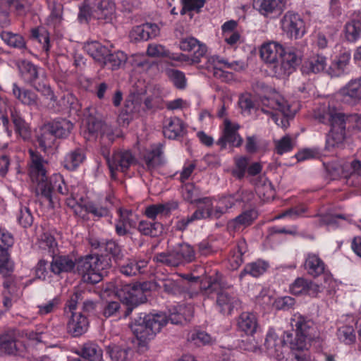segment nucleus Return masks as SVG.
I'll list each match as a JSON object with an SVG mask.
<instances>
[{
	"label": "nucleus",
	"mask_w": 361,
	"mask_h": 361,
	"mask_svg": "<svg viewBox=\"0 0 361 361\" xmlns=\"http://www.w3.org/2000/svg\"><path fill=\"white\" fill-rule=\"evenodd\" d=\"M151 287L152 284L148 281L123 283L121 280L116 281L115 294L126 305L124 317H128L135 308L147 301L146 293L151 291Z\"/></svg>",
	"instance_id": "nucleus-1"
},
{
	"label": "nucleus",
	"mask_w": 361,
	"mask_h": 361,
	"mask_svg": "<svg viewBox=\"0 0 361 361\" xmlns=\"http://www.w3.org/2000/svg\"><path fill=\"white\" fill-rule=\"evenodd\" d=\"M314 118L319 122L328 124L330 126L327 140L329 145L334 147L344 141L346 137L347 128L350 127L349 116L334 107L329 106L322 111L316 112Z\"/></svg>",
	"instance_id": "nucleus-2"
},
{
	"label": "nucleus",
	"mask_w": 361,
	"mask_h": 361,
	"mask_svg": "<svg viewBox=\"0 0 361 361\" xmlns=\"http://www.w3.org/2000/svg\"><path fill=\"white\" fill-rule=\"evenodd\" d=\"M167 324L166 315L164 314L140 313L130 324L129 326L139 341L140 347H145L147 340H150Z\"/></svg>",
	"instance_id": "nucleus-3"
},
{
	"label": "nucleus",
	"mask_w": 361,
	"mask_h": 361,
	"mask_svg": "<svg viewBox=\"0 0 361 361\" xmlns=\"http://www.w3.org/2000/svg\"><path fill=\"white\" fill-rule=\"evenodd\" d=\"M78 273L85 282L97 283L102 280L105 271L111 265V258L107 255L90 254L80 257L75 262Z\"/></svg>",
	"instance_id": "nucleus-4"
},
{
	"label": "nucleus",
	"mask_w": 361,
	"mask_h": 361,
	"mask_svg": "<svg viewBox=\"0 0 361 361\" xmlns=\"http://www.w3.org/2000/svg\"><path fill=\"white\" fill-rule=\"evenodd\" d=\"M116 13L115 4L110 0H85L80 6L78 18L87 20L93 17L99 20L109 23L112 20Z\"/></svg>",
	"instance_id": "nucleus-5"
},
{
	"label": "nucleus",
	"mask_w": 361,
	"mask_h": 361,
	"mask_svg": "<svg viewBox=\"0 0 361 361\" xmlns=\"http://www.w3.org/2000/svg\"><path fill=\"white\" fill-rule=\"evenodd\" d=\"M219 287L220 285L216 279L212 280L211 278H207L201 281V288L207 293L217 292L216 304L220 307L221 312L224 314H230L233 308L239 305V301L226 292H218Z\"/></svg>",
	"instance_id": "nucleus-6"
},
{
	"label": "nucleus",
	"mask_w": 361,
	"mask_h": 361,
	"mask_svg": "<svg viewBox=\"0 0 361 361\" xmlns=\"http://www.w3.org/2000/svg\"><path fill=\"white\" fill-rule=\"evenodd\" d=\"M105 159L108 164L111 176L116 178V171H121L123 173L127 172L130 166L136 164L137 160L130 151H116L110 157L105 155Z\"/></svg>",
	"instance_id": "nucleus-7"
},
{
	"label": "nucleus",
	"mask_w": 361,
	"mask_h": 361,
	"mask_svg": "<svg viewBox=\"0 0 361 361\" xmlns=\"http://www.w3.org/2000/svg\"><path fill=\"white\" fill-rule=\"evenodd\" d=\"M87 132L85 137L90 140L96 139L99 135L104 140L107 139L108 143H112L114 140V135L111 127L102 121L100 118L96 117L90 114L87 118Z\"/></svg>",
	"instance_id": "nucleus-8"
},
{
	"label": "nucleus",
	"mask_w": 361,
	"mask_h": 361,
	"mask_svg": "<svg viewBox=\"0 0 361 361\" xmlns=\"http://www.w3.org/2000/svg\"><path fill=\"white\" fill-rule=\"evenodd\" d=\"M281 27L290 38H301L305 32V23L297 13L288 12L281 19Z\"/></svg>",
	"instance_id": "nucleus-9"
},
{
	"label": "nucleus",
	"mask_w": 361,
	"mask_h": 361,
	"mask_svg": "<svg viewBox=\"0 0 361 361\" xmlns=\"http://www.w3.org/2000/svg\"><path fill=\"white\" fill-rule=\"evenodd\" d=\"M239 128V124H233L230 120L225 119L223 135L218 140L216 144L220 145L221 149H226L227 144H229L231 147H240L243 140L238 133Z\"/></svg>",
	"instance_id": "nucleus-10"
},
{
	"label": "nucleus",
	"mask_w": 361,
	"mask_h": 361,
	"mask_svg": "<svg viewBox=\"0 0 361 361\" xmlns=\"http://www.w3.org/2000/svg\"><path fill=\"white\" fill-rule=\"evenodd\" d=\"M282 53H284V47L276 42L264 43L260 49L261 58L266 63L275 64L274 68L277 67Z\"/></svg>",
	"instance_id": "nucleus-11"
},
{
	"label": "nucleus",
	"mask_w": 361,
	"mask_h": 361,
	"mask_svg": "<svg viewBox=\"0 0 361 361\" xmlns=\"http://www.w3.org/2000/svg\"><path fill=\"white\" fill-rule=\"evenodd\" d=\"M180 49L184 51H194L192 61L198 63L201 58L204 57L207 51L205 44H201L197 39L192 37H185L180 42Z\"/></svg>",
	"instance_id": "nucleus-12"
},
{
	"label": "nucleus",
	"mask_w": 361,
	"mask_h": 361,
	"mask_svg": "<svg viewBox=\"0 0 361 361\" xmlns=\"http://www.w3.org/2000/svg\"><path fill=\"white\" fill-rule=\"evenodd\" d=\"M89 322L87 316L81 312H72L71 317L67 324V331L73 337H79L88 329Z\"/></svg>",
	"instance_id": "nucleus-13"
},
{
	"label": "nucleus",
	"mask_w": 361,
	"mask_h": 361,
	"mask_svg": "<svg viewBox=\"0 0 361 361\" xmlns=\"http://www.w3.org/2000/svg\"><path fill=\"white\" fill-rule=\"evenodd\" d=\"M284 5L283 0H253V7L265 16L270 14L280 15Z\"/></svg>",
	"instance_id": "nucleus-14"
},
{
	"label": "nucleus",
	"mask_w": 361,
	"mask_h": 361,
	"mask_svg": "<svg viewBox=\"0 0 361 361\" xmlns=\"http://www.w3.org/2000/svg\"><path fill=\"white\" fill-rule=\"evenodd\" d=\"M186 133L185 126L182 120L178 117L166 118L163 129V134L169 139H176L183 137Z\"/></svg>",
	"instance_id": "nucleus-15"
},
{
	"label": "nucleus",
	"mask_w": 361,
	"mask_h": 361,
	"mask_svg": "<svg viewBox=\"0 0 361 361\" xmlns=\"http://www.w3.org/2000/svg\"><path fill=\"white\" fill-rule=\"evenodd\" d=\"M159 29L155 23H147L135 27L130 32V37L136 41L148 40L155 37Z\"/></svg>",
	"instance_id": "nucleus-16"
},
{
	"label": "nucleus",
	"mask_w": 361,
	"mask_h": 361,
	"mask_svg": "<svg viewBox=\"0 0 361 361\" xmlns=\"http://www.w3.org/2000/svg\"><path fill=\"white\" fill-rule=\"evenodd\" d=\"M50 263V270L55 274L62 272H71L75 269V262L66 255H53Z\"/></svg>",
	"instance_id": "nucleus-17"
},
{
	"label": "nucleus",
	"mask_w": 361,
	"mask_h": 361,
	"mask_svg": "<svg viewBox=\"0 0 361 361\" xmlns=\"http://www.w3.org/2000/svg\"><path fill=\"white\" fill-rule=\"evenodd\" d=\"M162 145H159L145 151L143 154V160L145 161L146 169L152 171L156 168L164 164Z\"/></svg>",
	"instance_id": "nucleus-18"
},
{
	"label": "nucleus",
	"mask_w": 361,
	"mask_h": 361,
	"mask_svg": "<svg viewBox=\"0 0 361 361\" xmlns=\"http://www.w3.org/2000/svg\"><path fill=\"white\" fill-rule=\"evenodd\" d=\"M37 185L35 188V194L37 197H44L49 202V207L51 209L55 207L56 201L52 195L54 190V186L51 180H48L47 178L39 179L35 181Z\"/></svg>",
	"instance_id": "nucleus-19"
},
{
	"label": "nucleus",
	"mask_w": 361,
	"mask_h": 361,
	"mask_svg": "<svg viewBox=\"0 0 361 361\" xmlns=\"http://www.w3.org/2000/svg\"><path fill=\"white\" fill-rule=\"evenodd\" d=\"M240 331L248 336H253L259 329L256 315L252 312H243L238 319Z\"/></svg>",
	"instance_id": "nucleus-20"
},
{
	"label": "nucleus",
	"mask_w": 361,
	"mask_h": 361,
	"mask_svg": "<svg viewBox=\"0 0 361 361\" xmlns=\"http://www.w3.org/2000/svg\"><path fill=\"white\" fill-rule=\"evenodd\" d=\"M149 282L152 284L151 290L163 289L166 293L172 295L180 294L183 291L180 284L171 279Z\"/></svg>",
	"instance_id": "nucleus-21"
},
{
	"label": "nucleus",
	"mask_w": 361,
	"mask_h": 361,
	"mask_svg": "<svg viewBox=\"0 0 361 361\" xmlns=\"http://www.w3.org/2000/svg\"><path fill=\"white\" fill-rule=\"evenodd\" d=\"M295 330L307 341L314 339V324L306 317L299 315L295 320Z\"/></svg>",
	"instance_id": "nucleus-22"
},
{
	"label": "nucleus",
	"mask_w": 361,
	"mask_h": 361,
	"mask_svg": "<svg viewBox=\"0 0 361 361\" xmlns=\"http://www.w3.org/2000/svg\"><path fill=\"white\" fill-rule=\"evenodd\" d=\"M13 94L23 104L26 106H37L38 97L32 90L20 87L17 84L13 85Z\"/></svg>",
	"instance_id": "nucleus-23"
},
{
	"label": "nucleus",
	"mask_w": 361,
	"mask_h": 361,
	"mask_svg": "<svg viewBox=\"0 0 361 361\" xmlns=\"http://www.w3.org/2000/svg\"><path fill=\"white\" fill-rule=\"evenodd\" d=\"M19 343L11 334L0 336V355H16L19 351Z\"/></svg>",
	"instance_id": "nucleus-24"
},
{
	"label": "nucleus",
	"mask_w": 361,
	"mask_h": 361,
	"mask_svg": "<svg viewBox=\"0 0 361 361\" xmlns=\"http://www.w3.org/2000/svg\"><path fill=\"white\" fill-rule=\"evenodd\" d=\"M326 57L321 55L313 56L302 64L301 71L303 74L318 73L324 71Z\"/></svg>",
	"instance_id": "nucleus-25"
},
{
	"label": "nucleus",
	"mask_w": 361,
	"mask_h": 361,
	"mask_svg": "<svg viewBox=\"0 0 361 361\" xmlns=\"http://www.w3.org/2000/svg\"><path fill=\"white\" fill-rule=\"evenodd\" d=\"M305 269L313 277H317L324 273L325 264L324 262L316 255H308L305 264Z\"/></svg>",
	"instance_id": "nucleus-26"
},
{
	"label": "nucleus",
	"mask_w": 361,
	"mask_h": 361,
	"mask_svg": "<svg viewBox=\"0 0 361 361\" xmlns=\"http://www.w3.org/2000/svg\"><path fill=\"white\" fill-rule=\"evenodd\" d=\"M77 354L90 361H101L103 351L97 344L87 343L82 345L81 350L78 351Z\"/></svg>",
	"instance_id": "nucleus-27"
},
{
	"label": "nucleus",
	"mask_w": 361,
	"mask_h": 361,
	"mask_svg": "<svg viewBox=\"0 0 361 361\" xmlns=\"http://www.w3.org/2000/svg\"><path fill=\"white\" fill-rule=\"evenodd\" d=\"M87 54L95 61L104 64L109 49L98 42H87L85 46Z\"/></svg>",
	"instance_id": "nucleus-28"
},
{
	"label": "nucleus",
	"mask_w": 361,
	"mask_h": 361,
	"mask_svg": "<svg viewBox=\"0 0 361 361\" xmlns=\"http://www.w3.org/2000/svg\"><path fill=\"white\" fill-rule=\"evenodd\" d=\"M106 352L113 361H128L133 354V350L130 347H123L117 345L108 346Z\"/></svg>",
	"instance_id": "nucleus-29"
},
{
	"label": "nucleus",
	"mask_w": 361,
	"mask_h": 361,
	"mask_svg": "<svg viewBox=\"0 0 361 361\" xmlns=\"http://www.w3.org/2000/svg\"><path fill=\"white\" fill-rule=\"evenodd\" d=\"M339 94L343 97H349L354 100L361 99V78L350 81L339 90Z\"/></svg>",
	"instance_id": "nucleus-30"
},
{
	"label": "nucleus",
	"mask_w": 361,
	"mask_h": 361,
	"mask_svg": "<svg viewBox=\"0 0 361 361\" xmlns=\"http://www.w3.org/2000/svg\"><path fill=\"white\" fill-rule=\"evenodd\" d=\"M350 59V54L345 52L339 56L337 60L332 63V64L327 69L326 72L331 77H338L342 75L345 68L348 64Z\"/></svg>",
	"instance_id": "nucleus-31"
},
{
	"label": "nucleus",
	"mask_w": 361,
	"mask_h": 361,
	"mask_svg": "<svg viewBox=\"0 0 361 361\" xmlns=\"http://www.w3.org/2000/svg\"><path fill=\"white\" fill-rule=\"evenodd\" d=\"M41 134L37 136V142L39 146L45 151L47 147H51L56 137L50 123L44 124L41 128Z\"/></svg>",
	"instance_id": "nucleus-32"
},
{
	"label": "nucleus",
	"mask_w": 361,
	"mask_h": 361,
	"mask_svg": "<svg viewBox=\"0 0 361 361\" xmlns=\"http://www.w3.org/2000/svg\"><path fill=\"white\" fill-rule=\"evenodd\" d=\"M212 216V211L210 209H207L206 212L204 209H197L190 216L183 218L178 221L176 224V228L178 231H184L188 225L192 221L198 219H202Z\"/></svg>",
	"instance_id": "nucleus-33"
},
{
	"label": "nucleus",
	"mask_w": 361,
	"mask_h": 361,
	"mask_svg": "<svg viewBox=\"0 0 361 361\" xmlns=\"http://www.w3.org/2000/svg\"><path fill=\"white\" fill-rule=\"evenodd\" d=\"M137 229L145 235L157 237L162 233L164 227L159 222L141 221L138 224Z\"/></svg>",
	"instance_id": "nucleus-34"
},
{
	"label": "nucleus",
	"mask_w": 361,
	"mask_h": 361,
	"mask_svg": "<svg viewBox=\"0 0 361 361\" xmlns=\"http://www.w3.org/2000/svg\"><path fill=\"white\" fill-rule=\"evenodd\" d=\"M279 62L284 68H295L301 63V59L293 48H284V53L280 56Z\"/></svg>",
	"instance_id": "nucleus-35"
},
{
	"label": "nucleus",
	"mask_w": 361,
	"mask_h": 361,
	"mask_svg": "<svg viewBox=\"0 0 361 361\" xmlns=\"http://www.w3.org/2000/svg\"><path fill=\"white\" fill-rule=\"evenodd\" d=\"M50 124L53 128L55 137L60 139L67 137L73 128V123L66 119L54 121L50 122Z\"/></svg>",
	"instance_id": "nucleus-36"
},
{
	"label": "nucleus",
	"mask_w": 361,
	"mask_h": 361,
	"mask_svg": "<svg viewBox=\"0 0 361 361\" xmlns=\"http://www.w3.org/2000/svg\"><path fill=\"white\" fill-rule=\"evenodd\" d=\"M361 35V18L352 19L345 25V37L350 42H355Z\"/></svg>",
	"instance_id": "nucleus-37"
},
{
	"label": "nucleus",
	"mask_w": 361,
	"mask_h": 361,
	"mask_svg": "<svg viewBox=\"0 0 361 361\" xmlns=\"http://www.w3.org/2000/svg\"><path fill=\"white\" fill-rule=\"evenodd\" d=\"M154 260L168 267H178L182 264L176 250L169 252H161L154 256Z\"/></svg>",
	"instance_id": "nucleus-38"
},
{
	"label": "nucleus",
	"mask_w": 361,
	"mask_h": 361,
	"mask_svg": "<svg viewBox=\"0 0 361 361\" xmlns=\"http://www.w3.org/2000/svg\"><path fill=\"white\" fill-rule=\"evenodd\" d=\"M20 71L29 84H32L38 78L37 68L29 61H23L19 66Z\"/></svg>",
	"instance_id": "nucleus-39"
},
{
	"label": "nucleus",
	"mask_w": 361,
	"mask_h": 361,
	"mask_svg": "<svg viewBox=\"0 0 361 361\" xmlns=\"http://www.w3.org/2000/svg\"><path fill=\"white\" fill-rule=\"evenodd\" d=\"M183 197L190 203H206L207 198H199V190L193 183L185 184L182 190Z\"/></svg>",
	"instance_id": "nucleus-40"
},
{
	"label": "nucleus",
	"mask_w": 361,
	"mask_h": 361,
	"mask_svg": "<svg viewBox=\"0 0 361 361\" xmlns=\"http://www.w3.org/2000/svg\"><path fill=\"white\" fill-rule=\"evenodd\" d=\"M268 264L264 261H257L247 264L240 274V278L242 279L246 274H250L254 277H257L262 274L267 269Z\"/></svg>",
	"instance_id": "nucleus-41"
},
{
	"label": "nucleus",
	"mask_w": 361,
	"mask_h": 361,
	"mask_svg": "<svg viewBox=\"0 0 361 361\" xmlns=\"http://www.w3.org/2000/svg\"><path fill=\"white\" fill-rule=\"evenodd\" d=\"M85 159L82 150L77 148L68 154L64 161V166L68 170H75Z\"/></svg>",
	"instance_id": "nucleus-42"
},
{
	"label": "nucleus",
	"mask_w": 361,
	"mask_h": 361,
	"mask_svg": "<svg viewBox=\"0 0 361 361\" xmlns=\"http://www.w3.org/2000/svg\"><path fill=\"white\" fill-rule=\"evenodd\" d=\"M146 266L145 261L136 262L135 260L128 259L126 264L120 267V271L121 274L131 276L136 275L137 273H142V269Z\"/></svg>",
	"instance_id": "nucleus-43"
},
{
	"label": "nucleus",
	"mask_w": 361,
	"mask_h": 361,
	"mask_svg": "<svg viewBox=\"0 0 361 361\" xmlns=\"http://www.w3.org/2000/svg\"><path fill=\"white\" fill-rule=\"evenodd\" d=\"M1 37L10 47L18 49L25 48L24 38L20 35L3 31L1 33Z\"/></svg>",
	"instance_id": "nucleus-44"
},
{
	"label": "nucleus",
	"mask_w": 361,
	"mask_h": 361,
	"mask_svg": "<svg viewBox=\"0 0 361 361\" xmlns=\"http://www.w3.org/2000/svg\"><path fill=\"white\" fill-rule=\"evenodd\" d=\"M8 249L1 246L0 248V274L4 276H10L13 271V265L12 262L10 260L9 254Z\"/></svg>",
	"instance_id": "nucleus-45"
},
{
	"label": "nucleus",
	"mask_w": 361,
	"mask_h": 361,
	"mask_svg": "<svg viewBox=\"0 0 361 361\" xmlns=\"http://www.w3.org/2000/svg\"><path fill=\"white\" fill-rule=\"evenodd\" d=\"M12 121L15 126L16 131L24 139L30 137V131L26 123L17 113H11Z\"/></svg>",
	"instance_id": "nucleus-46"
},
{
	"label": "nucleus",
	"mask_w": 361,
	"mask_h": 361,
	"mask_svg": "<svg viewBox=\"0 0 361 361\" xmlns=\"http://www.w3.org/2000/svg\"><path fill=\"white\" fill-rule=\"evenodd\" d=\"M126 60L127 56L123 51H118L114 53H111L109 50L104 64L110 63L113 69H114L118 68L122 63H125Z\"/></svg>",
	"instance_id": "nucleus-47"
},
{
	"label": "nucleus",
	"mask_w": 361,
	"mask_h": 361,
	"mask_svg": "<svg viewBox=\"0 0 361 361\" xmlns=\"http://www.w3.org/2000/svg\"><path fill=\"white\" fill-rule=\"evenodd\" d=\"M179 258L182 262H191L195 258V250L192 247L188 244H181L178 249L176 250Z\"/></svg>",
	"instance_id": "nucleus-48"
},
{
	"label": "nucleus",
	"mask_w": 361,
	"mask_h": 361,
	"mask_svg": "<svg viewBox=\"0 0 361 361\" xmlns=\"http://www.w3.org/2000/svg\"><path fill=\"white\" fill-rule=\"evenodd\" d=\"M106 252L112 256L115 262L121 260L123 257L121 247L114 240H109L104 244Z\"/></svg>",
	"instance_id": "nucleus-49"
},
{
	"label": "nucleus",
	"mask_w": 361,
	"mask_h": 361,
	"mask_svg": "<svg viewBox=\"0 0 361 361\" xmlns=\"http://www.w3.org/2000/svg\"><path fill=\"white\" fill-rule=\"evenodd\" d=\"M338 338L346 344H351L355 341L354 329L352 326H345L338 330Z\"/></svg>",
	"instance_id": "nucleus-50"
},
{
	"label": "nucleus",
	"mask_w": 361,
	"mask_h": 361,
	"mask_svg": "<svg viewBox=\"0 0 361 361\" xmlns=\"http://www.w3.org/2000/svg\"><path fill=\"white\" fill-rule=\"evenodd\" d=\"M257 217V212L255 210H247L243 212L234 219V223L239 226H248Z\"/></svg>",
	"instance_id": "nucleus-51"
},
{
	"label": "nucleus",
	"mask_w": 361,
	"mask_h": 361,
	"mask_svg": "<svg viewBox=\"0 0 361 361\" xmlns=\"http://www.w3.org/2000/svg\"><path fill=\"white\" fill-rule=\"evenodd\" d=\"M46 170L44 168L42 163H36V164H32L30 174L32 182H35L39 179L47 178Z\"/></svg>",
	"instance_id": "nucleus-52"
},
{
	"label": "nucleus",
	"mask_w": 361,
	"mask_h": 361,
	"mask_svg": "<svg viewBox=\"0 0 361 361\" xmlns=\"http://www.w3.org/2000/svg\"><path fill=\"white\" fill-rule=\"evenodd\" d=\"M56 246L57 243L52 235H44V238H43L40 243V247L44 250H47L51 257L56 254Z\"/></svg>",
	"instance_id": "nucleus-53"
},
{
	"label": "nucleus",
	"mask_w": 361,
	"mask_h": 361,
	"mask_svg": "<svg viewBox=\"0 0 361 361\" xmlns=\"http://www.w3.org/2000/svg\"><path fill=\"white\" fill-rule=\"evenodd\" d=\"M85 211L88 213L92 214L97 217H103L109 215V210L106 207H98L92 202H87L83 205Z\"/></svg>",
	"instance_id": "nucleus-54"
},
{
	"label": "nucleus",
	"mask_w": 361,
	"mask_h": 361,
	"mask_svg": "<svg viewBox=\"0 0 361 361\" xmlns=\"http://www.w3.org/2000/svg\"><path fill=\"white\" fill-rule=\"evenodd\" d=\"M293 147L290 137L288 135L283 137L276 142V148L279 154L290 152Z\"/></svg>",
	"instance_id": "nucleus-55"
},
{
	"label": "nucleus",
	"mask_w": 361,
	"mask_h": 361,
	"mask_svg": "<svg viewBox=\"0 0 361 361\" xmlns=\"http://www.w3.org/2000/svg\"><path fill=\"white\" fill-rule=\"evenodd\" d=\"M256 192L258 196L264 201L272 198L274 195V190L271 183H264L263 185L257 187Z\"/></svg>",
	"instance_id": "nucleus-56"
},
{
	"label": "nucleus",
	"mask_w": 361,
	"mask_h": 361,
	"mask_svg": "<svg viewBox=\"0 0 361 361\" xmlns=\"http://www.w3.org/2000/svg\"><path fill=\"white\" fill-rule=\"evenodd\" d=\"M205 1H182L183 6L180 11L181 15H185L187 11H195L199 13L200 8L204 6Z\"/></svg>",
	"instance_id": "nucleus-57"
},
{
	"label": "nucleus",
	"mask_w": 361,
	"mask_h": 361,
	"mask_svg": "<svg viewBox=\"0 0 361 361\" xmlns=\"http://www.w3.org/2000/svg\"><path fill=\"white\" fill-rule=\"evenodd\" d=\"M308 280L304 278H298L290 286V291L293 295H298L305 292Z\"/></svg>",
	"instance_id": "nucleus-58"
},
{
	"label": "nucleus",
	"mask_w": 361,
	"mask_h": 361,
	"mask_svg": "<svg viewBox=\"0 0 361 361\" xmlns=\"http://www.w3.org/2000/svg\"><path fill=\"white\" fill-rule=\"evenodd\" d=\"M18 220L19 224L24 228L30 226L33 222V218L30 210L27 207H25L23 209H20Z\"/></svg>",
	"instance_id": "nucleus-59"
},
{
	"label": "nucleus",
	"mask_w": 361,
	"mask_h": 361,
	"mask_svg": "<svg viewBox=\"0 0 361 361\" xmlns=\"http://www.w3.org/2000/svg\"><path fill=\"white\" fill-rule=\"evenodd\" d=\"M171 78L177 88L183 89L185 87L186 80L183 72L178 70H172Z\"/></svg>",
	"instance_id": "nucleus-60"
},
{
	"label": "nucleus",
	"mask_w": 361,
	"mask_h": 361,
	"mask_svg": "<svg viewBox=\"0 0 361 361\" xmlns=\"http://www.w3.org/2000/svg\"><path fill=\"white\" fill-rule=\"evenodd\" d=\"M338 219H345L343 214H325L319 215V224L320 225H336Z\"/></svg>",
	"instance_id": "nucleus-61"
},
{
	"label": "nucleus",
	"mask_w": 361,
	"mask_h": 361,
	"mask_svg": "<svg viewBox=\"0 0 361 361\" xmlns=\"http://www.w3.org/2000/svg\"><path fill=\"white\" fill-rule=\"evenodd\" d=\"M6 4L14 7L19 15H24L29 7L26 0H6Z\"/></svg>",
	"instance_id": "nucleus-62"
},
{
	"label": "nucleus",
	"mask_w": 361,
	"mask_h": 361,
	"mask_svg": "<svg viewBox=\"0 0 361 361\" xmlns=\"http://www.w3.org/2000/svg\"><path fill=\"white\" fill-rule=\"evenodd\" d=\"M170 314L167 317V322L169 320L173 324H182L183 322V315L180 314L179 307H174L169 310Z\"/></svg>",
	"instance_id": "nucleus-63"
},
{
	"label": "nucleus",
	"mask_w": 361,
	"mask_h": 361,
	"mask_svg": "<svg viewBox=\"0 0 361 361\" xmlns=\"http://www.w3.org/2000/svg\"><path fill=\"white\" fill-rule=\"evenodd\" d=\"M121 305L118 302L111 301L106 303L104 307L103 314L106 317L114 315L120 309Z\"/></svg>",
	"instance_id": "nucleus-64"
}]
</instances>
